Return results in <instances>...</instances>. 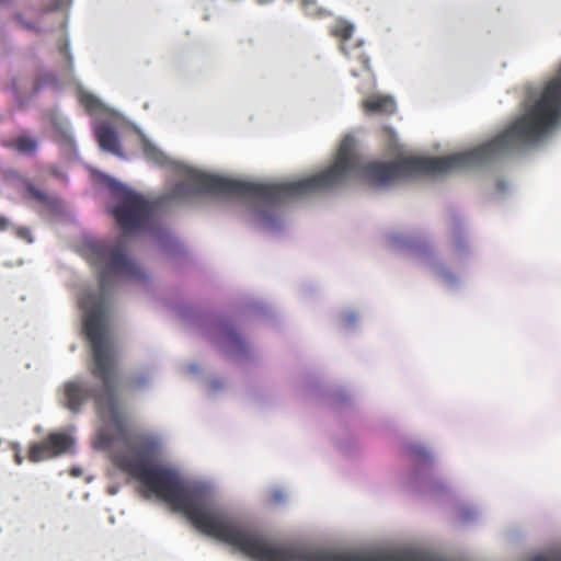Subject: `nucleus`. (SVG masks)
Listing matches in <instances>:
<instances>
[{
	"label": "nucleus",
	"mask_w": 561,
	"mask_h": 561,
	"mask_svg": "<svg viewBox=\"0 0 561 561\" xmlns=\"http://www.w3.org/2000/svg\"><path fill=\"white\" fill-rule=\"evenodd\" d=\"M115 465L157 497L181 512L201 533L228 543L253 561H385V549H299L276 546L236 516L215 505L205 486L185 485L171 468L123 454Z\"/></svg>",
	"instance_id": "1"
},
{
	"label": "nucleus",
	"mask_w": 561,
	"mask_h": 561,
	"mask_svg": "<svg viewBox=\"0 0 561 561\" xmlns=\"http://www.w3.org/2000/svg\"><path fill=\"white\" fill-rule=\"evenodd\" d=\"M80 306L84 311V333L92 348L91 374L100 379L101 385L81 379L68 380L62 385L60 403L70 412L79 413L82 405L92 399L102 421L121 433L124 420L113 379L114 350L105 332L106 305L101 295L92 294L83 297Z\"/></svg>",
	"instance_id": "2"
},
{
	"label": "nucleus",
	"mask_w": 561,
	"mask_h": 561,
	"mask_svg": "<svg viewBox=\"0 0 561 561\" xmlns=\"http://www.w3.org/2000/svg\"><path fill=\"white\" fill-rule=\"evenodd\" d=\"M92 263L100 268V287L105 291L115 279L142 283L147 279L144 268L127 253L123 238L112 241H93L89 244Z\"/></svg>",
	"instance_id": "3"
},
{
	"label": "nucleus",
	"mask_w": 561,
	"mask_h": 561,
	"mask_svg": "<svg viewBox=\"0 0 561 561\" xmlns=\"http://www.w3.org/2000/svg\"><path fill=\"white\" fill-rule=\"evenodd\" d=\"M329 33L331 36L340 39L341 42V50L342 53L351 60L356 61L359 67H353L351 72L354 77H359L363 72L370 73V64L369 58L362 49V43L359 42L354 49L351 51L347 47V41L353 36L354 25L344 19L336 20L329 27Z\"/></svg>",
	"instance_id": "4"
},
{
	"label": "nucleus",
	"mask_w": 561,
	"mask_h": 561,
	"mask_svg": "<svg viewBox=\"0 0 561 561\" xmlns=\"http://www.w3.org/2000/svg\"><path fill=\"white\" fill-rule=\"evenodd\" d=\"M73 444V438L66 433H50L43 440L30 445L27 458L32 462L51 459L69 451Z\"/></svg>",
	"instance_id": "5"
},
{
	"label": "nucleus",
	"mask_w": 561,
	"mask_h": 561,
	"mask_svg": "<svg viewBox=\"0 0 561 561\" xmlns=\"http://www.w3.org/2000/svg\"><path fill=\"white\" fill-rule=\"evenodd\" d=\"M362 106L367 114L390 115L396 111L394 100L387 95H371L363 101Z\"/></svg>",
	"instance_id": "6"
},
{
	"label": "nucleus",
	"mask_w": 561,
	"mask_h": 561,
	"mask_svg": "<svg viewBox=\"0 0 561 561\" xmlns=\"http://www.w3.org/2000/svg\"><path fill=\"white\" fill-rule=\"evenodd\" d=\"M1 145L23 156H32L38 148L37 139L26 134L19 135L11 139H3Z\"/></svg>",
	"instance_id": "7"
},
{
	"label": "nucleus",
	"mask_w": 561,
	"mask_h": 561,
	"mask_svg": "<svg viewBox=\"0 0 561 561\" xmlns=\"http://www.w3.org/2000/svg\"><path fill=\"white\" fill-rule=\"evenodd\" d=\"M95 136L102 149L116 154L119 153V140L116 131L112 127L107 125L99 126L95 129Z\"/></svg>",
	"instance_id": "8"
},
{
	"label": "nucleus",
	"mask_w": 561,
	"mask_h": 561,
	"mask_svg": "<svg viewBox=\"0 0 561 561\" xmlns=\"http://www.w3.org/2000/svg\"><path fill=\"white\" fill-rule=\"evenodd\" d=\"M224 343L230 354L243 353L247 350V343L241 335L232 328H227L224 333Z\"/></svg>",
	"instance_id": "9"
},
{
	"label": "nucleus",
	"mask_w": 561,
	"mask_h": 561,
	"mask_svg": "<svg viewBox=\"0 0 561 561\" xmlns=\"http://www.w3.org/2000/svg\"><path fill=\"white\" fill-rule=\"evenodd\" d=\"M299 5L304 13L312 19H325L330 15H332V12L321 5L318 0H298Z\"/></svg>",
	"instance_id": "10"
},
{
	"label": "nucleus",
	"mask_w": 561,
	"mask_h": 561,
	"mask_svg": "<svg viewBox=\"0 0 561 561\" xmlns=\"http://www.w3.org/2000/svg\"><path fill=\"white\" fill-rule=\"evenodd\" d=\"M145 154L149 160L153 161L157 164L163 165L167 163V157L154 147H146Z\"/></svg>",
	"instance_id": "11"
},
{
	"label": "nucleus",
	"mask_w": 561,
	"mask_h": 561,
	"mask_svg": "<svg viewBox=\"0 0 561 561\" xmlns=\"http://www.w3.org/2000/svg\"><path fill=\"white\" fill-rule=\"evenodd\" d=\"M80 103L89 112H95L100 107V103H99L98 99L90 93H82L80 95Z\"/></svg>",
	"instance_id": "12"
},
{
	"label": "nucleus",
	"mask_w": 561,
	"mask_h": 561,
	"mask_svg": "<svg viewBox=\"0 0 561 561\" xmlns=\"http://www.w3.org/2000/svg\"><path fill=\"white\" fill-rule=\"evenodd\" d=\"M113 443L112 435L107 434L105 430H101L98 434L95 445L98 448L105 449L108 448Z\"/></svg>",
	"instance_id": "13"
},
{
	"label": "nucleus",
	"mask_w": 561,
	"mask_h": 561,
	"mask_svg": "<svg viewBox=\"0 0 561 561\" xmlns=\"http://www.w3.org/2000/svg\"><path fill=\"white\" fill-rule=\"evenodd\" d=\"M27 192L33 198L41 203H45L47 201L46 194L36 188L35 186H33L32 184H27Z\"/></svg>",
	"instance_id": "14"
},
{
	"label": "nucleus",
	"mask_w": 561,
	"mask_h": 561,
	"mask_svg": "<svg viewBox=\"0 0 561 561\" xmlns=\"http://www.w3.org/2000/svg\"><path fill=\"white\" fill-rule=\"evenodd\" d=\"M16 236L27 243L33 242V237L28 228L21 227L16 229Z\"/></svg>",
	"instance_id": "15"
},
{
	"label": "nucleus",
	"mask_w": 561,
	"mask_h": 561,
	"mask_svg": "<svg viewBox=\"0 0 561 561\" xmlns=\"http://www.w3.org/2000/svg\"><path fill=\"white\" fill-rule=\"evenodd\" d=\"M147 381H148V378L146 376L135 377V378L129 379L128 386L130 388H138V387L146 385Z\"/></svg>",
	"instance_id": "16"
},
{
	"label": "nucleus",
	"mask_w": 561,
	"mask_h": 561,
	"mask_svg": "<svg viewBox=\"0 0 561 561\" xmlns=\"http://www.w3.org/2000/svg\"><path fill=\"white\" fill-rule=\"evenodd\" d=\"M140 447L147 453H153L157 449V443L151 439H144Z\"/></svg>",
	"instance_id": "17"
},
{
	"label": "nucleus",
	"mask_w": 561,
	"mask_h": 561,
	"mask_svg": "<svg viewBox=\"0 0 561 561\" xmlns=\"http://www.w3.org/2000/svg\"><path fill=\"white\" fill-rule=\"evenodd\" d=\"M60 53L66 57V59L71 62V56H70V51H69V47L67 44H64L61 47H60Z\"/></svg>",
	"instance_id": "18"
},
{
	"label": "nucleus",
	"mask_w": 561,
	"mask_h": 561,
	"mask_svg": "<svg viewBox=\"0 0 561 561\" xmlns=\"http://www.w3.org/2000/svg\"><path fill=\"white\" fill-rule=\"evenodd\" d=\"M8 227V220L4 217H0V230H4Z\"/></svg>",
	"instance_id": "19"
},
{
	"label": "nucleus",
	"mask_w": 561,
	"mask_h": 561,
	"mask_svg": "<svg viewBox=\"0 0 561 561\" xmlns=\"http://www.w3.org/2000/svg\"><path fill=\"white\" fill-rule=\"evenodd\" d=\"M15 461L18 465H21L23 461L22 457L19 454L15 455Z\"/></svg>",
	"instance_id": "20"
},
{
	"label": "nucleus",
	"mask_w": 561,
	"mask_h": 561,
	"mask_svg": "<svg viewBox=\"0 0 561 561\" xmlns=\"http://www.w3.org/2000/svg\"><path fill=\"white\" fill-rule=\"evenodd\" d=\"M416 454H420V456L427 458V454L423 450H416Z\"/></svg>",
	"instance_id": "21"
},
{
	"label": "nucleus",
	"mask_w": 561,
	"mask_h": 561,
	"mask_svg": "<svg viewBox=\"0 0 561 561\" xmlns=\"http://www.w3.org/2000/svg\"><path fill=\"white\" fill-rule=\"evenodd\" d=\"M72 474H73V476H78V470H73V471H72Z\"/></svg>",
	"instance_id": "22"
}]
</instances>
